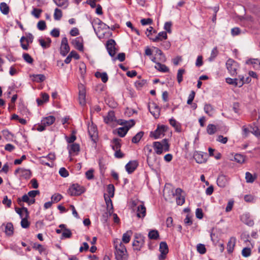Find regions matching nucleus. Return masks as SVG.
I'll return each instance as SVG.
<instances>
[{
  "label": "nucleus",
  "instance_id": "1",
  "mask_svg": "<svg viewBox=\"0 0 260 260\" xmlns=\"http://www.w3.org/2000/svg\"><path fill=\"white\" fill-rule=\"evenodd\" d=\"M115 255L117 260H127L128 255L125 246L120 242L115 244Z\"/></svg>",
  "mask_w": 260,
  "mask_h": 260
},
{
  "label": "nucleus",
  "instance_id": "2",
  "mask_svg": "<svg viewBox=\"0 0 260 260\" xmlns=\"http://www.w3.org/2000/svg\"><path fill=\"white\" fill-rule=\"evenodd\" d=\"M168 127L165 125H158L156 130L154 132H151L150 136L153 137L154 139H157L160 138L161 136L165 135V133L168 130Z\"/></svg>",
  "mask_w": 260,
  "mask_h": 260
},
{
  "label": "nucleus",
  "instance_id": "3",
  "mask_svg": "<svg viewBox=\"0 0 260 260\" xmlns=\"http://www.w3.org/2000/svg\"><path fill=\"white\" fill-rule=\"evenodd\" d=\"M135 240L133 243V249L135 251H140L144 244V237L140 234H136Z\"/></svg>",
  "mask_w": 260,
  "mask_h": 260
},
{
  "label": "nucleus",
  "instance_id": "4",
  "mask_svg": "<svg viewBox=\"0 0 260 260\" xmlns=\"http://www.w3.org/2000/svg\"><path fill=\"white\" fill-rule=\"evenodd\" d=\"M84 191V187L78 184H73L68 190V193L71 196H79Z\"/></svg>",
  "mask_w": 260,
  "mask_h": 260
},
{
  "label": "nucleus",
  "instance_id": "5",
  "mask_svg": "<svg viewBox=\"0 0 260 260\" xmlns=\"http://www.w3.org/2000/svg\"><path fill=\"white\" fill-rule=\"evenodd\" d=\"M226 68L231 76H234L237 74L236 71L238 69V63L232 59H229L226 62Z\"/></svg>",
  "mask_w": 260,
  "mask_h": 260
},
{
  "label": "nucleus",
  "instance_id": "6",
  "mask_svg": "<svg viewBox=\"0 0 260 260\" xmlns=\"http://www.w3.org/2000/svg\"><path fill=\"white\" fill-rule=\"evenodd\" d=\"M116 42L113 39L109 40L106 43V48L109 55L111 57H114L118 49L116 48Z\"/></svg>",
  "mask_w": 260,
  "mask_h": 260
},
{
  "label": "nucleus",
  "instance_id": "7",
  "mask_svg": "<svg viewBox=\"0 0 260 260\" xmlns=\"http://www.w3.org/2000/svg\"><path fill=\"white\" fill-rule=\"evenodd\" d=\"M109 29H110V27L102 22L97 28H94V30L98 37L101 39L105 37V30Z\"/></svg>",
  "mask_w": 260,
  "mask_h": 260
},
{
  "label": "nucleus",
  "instance_id": "8",
  "mask_svg": "<svg viewBox=\"0 0 260 260\" xmlns=\"http://www.w3.org/2000/svg\"><path fill=\"white\" fill-rule=\"evenodd\" d=\"M182 189L177 188L173 193L174 196H176V200L178 205H182L185 202V196L182 194Z\"/></svg>",
  "mask_w": 260,
  "mask_h": 260
},
{
  "label": "nucleus",
  "instance_id": "9",
  "mask_svg": "<svg viewBox=\"0 0 260 260\" xmlns=\"http://www.w3.org/2000/svg\"><path fill=\"white\" fill-rule=\"evenodd\" d=\"M70 51V47L68 43V39L66 37L62 38L60 46V54L65 56Z\"/></svg>",
  "mask_w": 260,
  "mask_h": 260
},
{
  "label": "nucleus",
  "instance_id": "10",
  "mask_svg": "<svg viewBox=\"0 0 260 260\" xmlns=\"http://www.w3.org/2000/svg\"><path fill=\"white\" fill-rule=\"evenodd\" d=\"M79 102L81 106H84L86 104V92L83 85L79 86Z\"/></svg>",
  "mask_w": 260,
  "mask_h": 260
},
{
  "label": "nucleus",
  "instance_id": "11",
  "mask_svg": "<svg viewBox=\"0 0 260 260\" xmlns=\"http://www.w3.org/2000/svg\"><path fill=\"white\" fill-rule=\"evenodd\" d=\"M138 165L137 160H131L125 165V169L128 174H131L137 169Z\"/></svg>",
  "mask_w": 260,
  "mask_h": 260
},
{
  "label": "nucleus",
  "instance_id": "12",
  "mask_svg": "<svg viewBox=\"0 0 260 260\" xmlns=\"http://www.w3.org/2000/svg\"><path fill=\"white\" fill-rule=\"evenodd\" d=\"M149 110L153 115L155 118H157L159 116L160 109L159 107L155 103H153L149 106Z\"/></svg>",
  "mask_w": 260,
  "mask_h": 260
},
{
  "label": "nucleus",
  "instance_id": "13",
  "mask_svg": "<svg viewBox=\"0 0 260 260\" xmlns=\"http://www.w3.org/2000/svg\"><path fill=\"white\" fill-rule=\"evenodd\" d=\"M207 156V153L204 154L202 153L197 152L194 154L193 158H194L197 163L202 164L206 161Z\"/></svg>",
  "mask_w": 260,
  "mask_h": 260
},
{
  "label": "nucleus",
  "instance_id": "14",
  "mask_svg": "<svg viewBox=\"0 0 260 260\" xmlns=\"http://www.w3.org/2000/svg\"><path fill=\"white\" fill-rule=\"evenodd\" d=\"M146 209L143 204H140L137 207V216L139 218H144L146 216Z\"/></svg>",
  "mask_w": 260,
  "mask_h": 260
},
{
  "label": "nucleus",
  "instance_id": "15",
  "mask_svg": "<svg viewBox=\"0 0 260 260\" xmlns=\"http://www.w3.org/2000/svg\"><path fill=\"white\" fill-rule=\"evenodd\" d=\"M217 185L221 187H224L228 183V178L223 174L219 175L217 179Z\"/></svg>",
  "mask_w": 260,
  "mask_h": 260
},
{
  "label": "nucleus",
  "instance_id": "16",
  "mask_svg": "<svg viewBox=\"0 0 260 260\" xmlns=\"http://www.w3.org/2000/svg\"><path fill=\"white\" fill-rule=\"evenodd\" d=\"M241 220L245 224L249 225L252 226L254 224L253 220L250 218L248 214H243L241 216Z\"/></svg>",
  "mask_w": 260,
  "mask_h": 260
},
{
  "label": "nucleus",
  "instance_id": "17",
  "mask_svg": "<svg viewBox=\"0 0 260 260\" xmlns=\"http://www.w3.org/2000/svg\"><path fill=\"white\" fill-rule=\"evenodd\" d=\"M88 133L92 140L95 141L98 137L97 128L93 124L88 126Z\"/></svg>",
  "mask_w": 260,
  "mask_h": 260
},
{
  "label": "nucleus",
  "instance_id": "18",
  "mask_svg": "<svg viewBox=\"0 0 260 260\" xmlns=\"http://www.w3.org/2000/svg\"><path fill=\"white\" fill-rule=\"evenodd\" d=\"M55 118L53 116H49L43 118L42 121V124H44L46 127L52 125L55 121Z\"/></svg>",
  "mask_w": 260,
  "mask_h": 260
},
{
  "label": "nucleus",
  "instance_id": "19",
  "mask_svg": "<svg viewBox=\"0 0 260 260\" xmlns=\"http://www.w3.org/2000/svg\"><path fill=\"white\" fill-rule=\"evenodd\" d=\"M153 147L155 150V153L158 155L162 154L163 150H164L163 145L160 142H153Z\"/></svg>",
  "mask_w": 260,
  "mask_h": 260
},
{
  "label": "nucleus",
  "instance_id": "20",
  "mask_svg": "<svg viewBox=\"0 0 260 260\" xmlns=\"http://www.w3.org/2000/svg\"><path fill=\"white\" fill-rule=\"evenodd\" d=\"M115 121H116L115 113L113 111H110L108 113L107 116L104 117V121L105 123L108 124Z\"/></svg>",
  "mask_w": 260,
  "mask_h": 260
},
{
  "label": "nucleus",
  "instance_id": "21",
  "mask_svg": "<svg viewBox=\"0 0 260 260\" xmlns=\"http://www.w3.org/2000/svg\"><path fill=\"white\" fill-rule=\"evenodd\" d=\"M82 41V38H77L72 42L73 44L75 46L76 48L80 51H83V45Z\"/></svg>",
  "mask_w": 260,
  "mask_h": 260
},
{
  "label": "nucleus",
  "instance_id": "22",
  "mask_svg": "<svg viewBox=\"0 0 260 260\" xmlns=\"http://www.w3.org/2000/svg\"><path fill=\"white\" fill-rule=\"evenodd\" d=\"M167 34L166 31H161L159 32L158 35L155 38H149V39L153 42H158L161 41L162 39H167Z\"/></svg>",
  "mask_w": 260,
  "mask_h": 260
},
{
  "label": "nucleus",
  "instance_id": "23",
  "mask_svg": "<svg viewBox=\"0 0 260 260\" xmlns=\"http://www.w3.org/2000/svg\"><path fill=\"white\" fill-rule=\"evenodd\" d=\"M5 232L9 236H11L14 234L13 225L11 222H8L5 225Z\"/></svg>",
  "mask_w": 260,
  "mask_h": 260
},
{
  "label": "nucleus",
  "instance_id": "24",
  "mask_svg": "<svg viewBox=\"0 0 260 260\" xmlns=\"http://www.w3.org/2000/svg\"><path fill=\"white\" fill-rule=\"evenodd\" d=\"M236 243V238L231 237L227 244V250L229 253H232L234 250Z\"/></svg>",
  "mask_w": 260,
  "mask_h": 260
},
{
  "label": "nucleus",
  "instance_id": "25",
  "mask_svg": "<svg viewBox=\"0 0 260 260\" xmlns=\"http://www.w3.org/2000/svg\"><path fill=\"white\" fill-rule=\"evenodd\" d=\"M121 140L119 138H114L112 141V147L114 150L120 149L121 146Z\"/></svg>",
  "mask_w": 260,
  "mask_h": 260
},
{
  "label": "nucleus",
  "instance_id": "26",
  "mask_svg": "<svg viewBox=\"0 0 260 260\" xmlns=\"http://www.w3.org/2000/svg\"><path fill=\"white\" fill-rule=\"evenodd\" d=\"M226 82L229 84L234 85L235 86H239V87L242 86V83L241 81H238V79H232L231 78H226Z\"/></svg>",
  "mask_w": 260,
  "mask_h": 260
},
{
  "label": "nucleus",
  "instance_id": "27",
  "mask_svg": "<svg viewBox=\"0 0 260 260\" xmlns=\"http://www.w3.org/2000/svg\"><path fill=\"white\" fill-rule=\"evenodd\" d=\"M169 122L170 124L175 128V130L177 132H180L181 131V127L180 124L177 122L175 119L173 118H171L169 120Z\"/></svg>",
  "mask_w": 260,
  "mask_h": 260
},
{
  "label": "nucleus",
  "instance_id": "28",
  "mask_svg": "<svg viewBox=\"0 0 260 260\" xmlns=\"http://www.w3.org/2000/svg\"><path fill=\"white\" fill-rule=\"evenodd\" d=\"M159 250L161 253L168 254L169 252V248L166 242L162 241L160 243Z\"/></svg>",
  "mask_w": 260,
  "mask_h": 260
},
{
  "label": "nucleus",
  "instance_id": "29",
  "mask_svg": "<svg viewBox=\"0 0 260 260\" xmlns=\"http://www.w3.org/2000/svg\"><path fill=\"white\" fill-rule=\"evenodd\" d=\"M156 64L155 68L158 71L164 73H167L169 71V69L166 65L159 62H156Z\"/></svg>",
  "mask_w": 260,
  "mask_h": 260
},
{
  "label": "nucleus",
  "instance_id": "30",
  "mask_svg": "<svg viewBox=\"0 0 260 260\" xmlns=\"http://www.w3.org/2000/svg\"><path fill=\"white\" fill-rule=\"evenodd\" d=\"M132 234L133 232L131 230H129L126 233L123 234L122 238V242L124 243H128L131 240Z\"/></svg>",
  "mask_w": 260,
  "mask_h": 260
},
{
  "label": "nucleus",
  "instance_id": "31",
  "mask_svg": "<svg viewBox=\"0 0 260 260\" xmlns=\"http://www.w3.org/2000/svg\"><path fill=\"white\" fill-rule=\"evenodd\" d=\"M117 134L120 137H124L128 131V128L125 127L124 126L120 127L116 129Z\"/></svg>",
  "mask_w": 260,
  "mask_h": 260
},
{
  "label": "nucleus",
  "instance_id": "32",
  "mask_svg": "<svg viewBox=\"0 0 260 260\" xmlns=\"http://www.w3.org/2000/svg\"><path fill=\"white\" fill-rule=\"evenodd\" d=\"M32 80L36 82H42L46 79V77L43 74L33 75Z\"/></svg>",
  "mask_w": 260,
  "mask_h": 260
},
{
  "label": "nucleus",
  "instance_id": "33",
  "mask_svg": "<svg viewBox=\"0 0 260 260\" xmlns=\"http://www.w3.org/2000/svg\"><path fill=\"white\" fill-rule=\"evenodd\" d=\"M121 122L119 123L120 125H125V127L128 128V129L133 126L135 124V121L131 119L129 121H123L122 120H120Z\"/></svg>",
  "mask_w": 260,
  "mask_h": 260
},
{
  "label": "nucleus",
  "instance_id": "34",
  "mask_svg": "<svg viewBox=\"0 0 260 260\" xmlns=\"http://www.w3.org/2000/svg\"><path fill=\"white\" fill-rule=\"evenodd\" d=\"M0 10L2 13L5 15L8 14L9 12V7L7 4L4 2L1 3Z\"/></svg>",
  "mask_w": 260,
  "mask_h": 260
},
{
  "label": "nucleus",
  "instance_id": "35",
  "mask_svg": "<svg viewBox=\"0 0 260 260\" xmlns=\"http://www.w3.org/2000/svg\"><path fill=\"white\" fill-rule=\"evenodd\" d=\"M21 177L27 179L31 176V172L29 170L22 169L20 174Z\"/></svg>",
  "mask_w": 260,
  "mask_h": 260
},
{
  "label": "nucleus",
  "instance_id": "36",
  "mask_svg": "<svg viewBox=\"0 0 260 260\" xmlns=\"http://www.w3.org/2000/svg\"><path fill=\"white\" fill-rule=\"evenodd\" d=\"M144 135V132L141 131L137 133L133 138L132 141L133 143H138Z\"/></svg>",
  "mask_w": 260,
  "mask_h": 260
},
{
  "label": "nucleus",
  "instance_id": "37",
  "mask_svg": "<svg viewBox=\"0 0 260 260\" xmlns=\"http://www.w3.org/2000/svg\"><path fill=\"white\" fill-rule=\"evenodd\" d=\"M80 151V146L78 144L73 143L71 145L70 149L69 150V152L70 153H78V152Z\"/></svg>",
  "mask_w": 260,
  "mask_h": 260
},
{
  "label": "nucleus",
  "instance_id": "38",
  "mask_svg": "<svg viewBox=\"0 0 260 260\" xmlns=\"http://www.w3.org/2000/svg\"><path fill=\"white\" fill-rule=\"evenodd\" d=\"M159 237V234L157 230H151L148 233V237L150 239L156 240Z\"/></svg>",
  "mask_w": 260,
  "mask_h": 260
},
{
  "label": "nucleus",
  "instance_id": "39",
  "mask_svg": "<svg viewBox=\"0 0 260 260\" xmlns=\"http://www.w3.org/2000/svg\"><path fill=\"white\" fill-rule=\"evenodd\" d=\"M204 111L209 116H212L213 108L210 104H206L205 105Z\"/></svg>",
  "mask_w": 260,
  "mask_h": 260
},
{
  "label": "nucleus",
  "instance_id": "40",
  "mask_svg": "<svg viewBox=\"0 0 260 260\" xmlns=\"http://www.w3.org/2000/svg\"><path fill=\"white\" fill-rule=\"evenodd\" d=\"M216 131V127L215 125L209 124L207 127V132L209 135H213L215 133Z\"/></svg>",
  "mask_w": 260,
  "mask_h": 260
},
{
  "label": "nucleus",
  "instance_id": "41",
  "mask_svg": "<svg viewBox=\"0 0 260 260\" xmlns=\"http://www.w3.org/2000/svg\"><path fill=\"white\" fill-rule=\"evenodd\" d=\"M28 218V217H26V216L21 218V225L23 228L26 229L29 226L30 223L27 220Z\"/></svg>",
  "mask_w": 260,
  "mask_h": 260
},
{
  "label": "nucleus",
  "instance_id": "42",
  "mask_svg": "<svg viewBox=\"0 0 260 260\" xmlns=\"http://www.w3.org/2000/svg\"><path fill=\"white\" fill-rule=\"evenodd\" d=\"M72 232L69 229H65L63 230L61 235V239L62 238H70L72 236Z\"/></svg>",
  "mask_w": 260,
  "mask_h": 260
},
{
  "label": "nucleus",
  "instance_id": "43",
  "mask_svg": "<svg viewBox=\"0 0 260 260\" xmlns=\"http://www.w3.org/2000/svg\"><path fill=\"white\" fill-rule=\"evenodd\" d=\"M55 4L58 7H67L68 5V0H53Z\"/></svg>",
  "mask_w": 260,
  "mask_h": 260
},
{
  "label": "nucleus",
  "instance_id": "44",
  "mask_svg": "<svg viewBox=\"0 0 260 260\" xmlns=\"http://www.w3.org/2000/svg\"><path fill=\"white\" fill-rule=\"evenodd\" d=\"M62 16L61 10L56 8L54 11V18L56 20H59Z\"/></svg>",
  "mask_w": 260,
  "mask_h": 260
},
{
  "label": "nucleus",
  "instance_id": "45",
  "mask_svg": "<svg viewBox=\"0 0 260 260\" xmlns=\"http://www.w3.org/2000/svg\"><path fill=\"white\" fill-rule=\"evenodd\" d=\"M247 63L253 64V68L256 69H260V62L257 59H250L247 61Z\"/></svg>",
  "mask_w": 260,
  "mask_h": 260
},
{
  "label": "nucleus",
  "instance_id": "46",
  "mask_svg": "<svg viewBox=\"0 0 260 260\" xmlns=\"http://www.w3.org/2000/svg\"><path fill=\"white\" fill-rule=\"evenodd\" d=\"M185 73V70L184 69H179L178 71L177 79L178 82L180 83L183 80V75Z\"/></svg>",
  "mask_w": 260,
  "mask_h": 260
},
{
  "label": "nucleus",
  "instance_id": "47",
  "mask_svg": "<svg viewBox=\"0 0 260 260\" xmlns=\"http://www.w3.org/2000/svg\"><path fill=\"white\" fill-rule=\"evenodd\" d=\"M235 160L238 163L242 164L245 161V157L240 154H236L234 157Z\"/></svg>",
  "mask_w": 260,
  "mask_h": 260
},
{
  "label": "nucleus",
  "instance_id": "48",
  "mask_svg": "<svg viewBox=\"0 0 260 260\" xmlns=\"http://www.w3.org/2000/svg\"><path fill=\"white\" fill-rule=\"evenodd\" d=\"M197 251L198 252H199L200 254H204L206 252V249L204 244H199L197 245Z\"/></svg>",
  "mask_w": 260,
  "mask_h": 260
},
{
  "label": "nucleus",
  "instance_id": "49",
  "mask_svg": "<svg viewBox=\"0 0 260 260\" xmlns=\"http://www.w3.org/2000/svg\"><path fill=\"white\" fill-rule=\"evenodd\" d=\"M245 179L248 183H252L254 182L255 178L249 172H246L245 174Z\"/></svg>",
  "mask_w": 260,
  "mask_h": 260
},
{
  "label": "nucleus",
  "instance_id": "50",
  "mask_svg": "<svg viewBox=\"0 0 260 260\" xmlns=\"http://www.w3.org/2000/svg\"><path fill=\"white\" fill-rule=\"evenodd\" d=\"M114 186L113 184H109L107 186V191L110 197L112 198L114 194Z\"/></svg>",
  "mask_w": 260,
  "mask_h": 260
},
{
  "label": "nucleus",
  "instance_id": "51",
  "mask_svg": "<svg viewBox=\"0 0 260 260\" xmlns=\"http://www.w3.org/2000/svg\"><path fill=\"white\" fill-rule=\"evenodd\" d=\"M23 58L24 60L27 63H32L34 61L33 58L28 53H24L23 54Z\"/></svg>",
  "mask_w": 260,
  "mask_h": 260
},
{
  "label": "nucleus",
  "instance_id": "52",
  "mask_svg": "<svg viewBox=\"0 0 260 260\" xmlns=\"http://www.w3.org/2000/svg\"><path fill=\"white\" fill-rule=\"evenodd\" d=\"M218 53V51L217 50V48L216 47L214 48L211 51V55H210V57L209 58V60L212 61L216 57Z\"/></svg>",
  "mask_w": 260,
  "mask_h": 260
},
{
  "label": "nucleus",
  "instance_id": "53",
  "mask_svg": "<svg viewBox=\"0 0 260 260\" xmlns=\"http://www.w3.org/2000/svg\"><path fill=\"white\" fill-rule=\"evenodd\" d=\"M38 28L40 30H44L46 28V22L44 20L39 21L37 24Z\"/></svg>",
  "mask_w": 260,
  "mask_h": 260
},
{
  "label": "nucleus",
  "instance_id": "54",
  "mask_svg": "<svg viewBox=\"0 0 260 260\" xmlns=\"http://www.w3.org/2000/svg\"><path fill=\"white\" fill-rule=\"evenodd\" d=\"M62 198V197L60 194L56 193V194H53L51 197V200H52V202H53L54 203H57L59 201L61 200Z\"/></svg>",
  "mask_w": 260,
  "mask_h": 260
},
{
  "label": "nucleus",
  "instance_id": "55",
  "mask_svg": "<svg viewBox=\"0 0 260 260\" xmlns=\"http://www.w3.org/2000/svg\"><path fill=\"white\" fill-rule=\"evenodd\" d=\"M33 248L38 250L40 253H42L45 250L44 247L40 244L35 243L34 244Z\"/></svg>",
  "mask_w": 260,
  "mask_h": 260
},
{
  "label": "nucleus",
  "instance_id": "56",
  "mask_svg": "<svg viewBox=\"0 0 260 260\" xmlns=\"http://www.w3.org/2000/svg\"><path fill=\"white\" fill-rule=\"evenodd\" d=\"M242 254L244 257H248L251 254V249L250 248L245 247L242 251Z\"/></svg>",
  "mask_w": 260,
  "mask_h": 260
},
{
  "label": "nucleus",
  "instance_id": "57",
  "mask_svg": "<svg viewBox=\"0 0 260 260\" xmlns=\"http://www.w3.org/2000/svg\"><path fill=\"white\" fill-rule=\"evenodd\" d=\"M42 10L41 9L34 8L31 12V14L37 18H39L40 16V14L42 13Z\"/></svg>",
  "mask_w": 260,
  "mask_h": 260
},
{
  "label": "nucleus",
  "instance_id": "58",
  "mask_svg": "<svg viewBox=\"0 0 260 260\" xmlns=\"http://www.w3.org/2000/svg\"><path fill=\"white\" fill-rule=\"evenodd\" d=\"M164 146V150L165 151H169L170 148V145L168 143V139H163L161 142Z\"/></svg>",
  "mask_w": 260,
  "mask_h": 260
},
{
  "label": "nucleus",
  "instance_id": "59",
  "mask_svg": "<svg viewBox=\"0 0 260 260\" xmlns=\"http://www.w3.org/2000/svg\"><path fill=\"white\" fill-rule=\"evenodd\" d=\"M34 37L30 33H28L26 34V36L25 37V41L26 42V45H29V43H31L33 41Z\"/></svg>",
  "mask_w": 260,
  "mask_h": 260
},
{
  "label": "nucleus",
  "instance_id": "60",
  "mask_svg": "<svg viewBox=\"0 0 260 260\" xmlns=\"http://www.w3.org/2000/svg\"><path fill=\"white\" fill-rule=\"evenodd\" d=\"M146 83V80H139L135 82V85L137 88H140L144 86Z\"/></svg>",
  "mask_w": 260,
  "mask_h": 260
},
{
  "label": "nucleus",
  "instance_id": "61",
  "mask_svg": "<svg viewBox=\"0 0 260 260\" xmlns=\"http://www.w3.org/2000/svg\"><path fill=\"white\" fill-rule=\"evenodd\" d=\"M196 93L194 91L192 90L190 93L189 95L188 100L187 101V104L188 105H191L192 103V101L194 98Z\"/></svg>",
  "mask_w": 260,
  "mask_h": 260
},
{
  "label": "nucleus",
  "instance_id": "62",
  "mask_svg": "<svg viewBox=\"0 0 260 260\" xmlns=\"http://www.w3.org/2000/svg\"><path fill=\"white\" fill-rule=\"evenodd\" d=\"M125 59V54L124 53H119L116 57H115L113 59V60H115L116 59L119 60L120 61H123Z\"/></svg>",
  "mask_w": 260,
  "mask_h": 260
},
{
  "label": "nucleus",
  "instance_id": "63",
  "mask_svg": "<svg viewBox=\"0 0 260 260\" xmlns=\"http://www.w3.org/2000/svg\"><path fill=\"white\" fill-rule=\"evenodd\" d=\"M59 174L63 177H67L69 175L68 171L64 168H61L60 169Z\"/></svg>",
  "mask_w": 260,
  "mask_h": 260
},
{
  "label": "nucleus",
  "instance_id": "64",
  "mask_svg": "<svg viewBox=\"0 0 260 260\" xmlns=\"http://www.w3.org/2000/svg\"><path fill=\"white\" fill-rule=\"evenodd\" d=\"M241 30L240 28L236 27L231 29V34L233 36H235L240 34Z\"/></svg>",
  "mask_w": 260,
  "mask_h": 260
}]
</instances>
